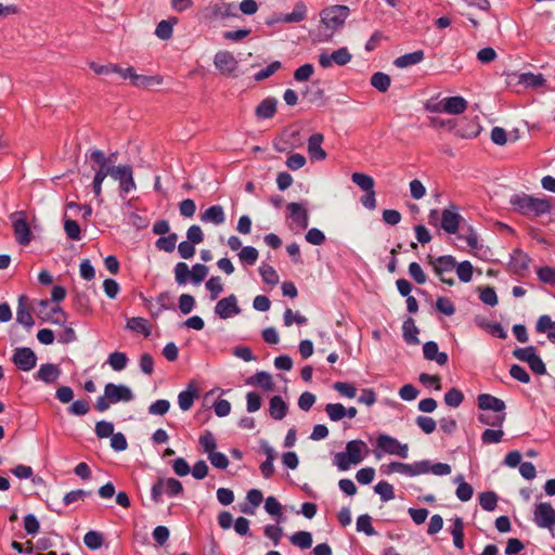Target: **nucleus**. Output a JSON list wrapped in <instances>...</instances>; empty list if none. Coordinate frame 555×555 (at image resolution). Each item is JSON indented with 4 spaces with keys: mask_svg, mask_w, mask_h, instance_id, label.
<instances>
[{
    "mask_svg": "<svg viewBox=\"0 0 555 555\" xmlns=\"http://www.w3.org/2000/svg\"><path fill=\"white\" fill-rule=\"evenodd\" d=\"M435 273L439 276L440 281L448 285L454 284V279L449 276L456 266V261L452 256H441L435 260H431Z\"/></svg>",
    "mask_w": 555,
    "mask_h": 555,
    "instance_id": "obj_8",
    "label": "nucleus"
},
{
    "mask_svg": "<svg viewBox=\"0 0 555 555\" xmlns=\"http://www.w3.org/2000/svg\"><path fill=\"white\" fill-rule=\"evenodd\" d=\"M504 436V431L499 429H486L481 434V441L483 444L499 443L502 441Z\"/></svg>",
    "mask_w": 555,
    "mask_h": 555,
    "instance_id": "obj_54",
    "label": "nucleus"
},
{
    "mask_svg": "<svg viewBox=\"0 0 555 555\" xmlns=\"http://www.w3.org/2000/svg\"><path fill=\"white\" fill-rule=\"evenodd\" d=\"M349 15V8L346 5H332L321 11V26L319 36L321 41L330 40L334 33L343 27Z\"/></svg>",
    "mask_w": 555,
    "mask_h": 555,
    "instance_id": "obj_2",
    "label": "nucleus"
},
{
    "mask_svg": "<svg viewBox=\"0 0 555 555\" xmlns=\"http://www.w3.org/2000/svg\"><path fill=\"white\" fill-rule=\"evenodd\" d=\"M264 509L268 514L278 517V521L282 520V505L274 496L267 498Z\"/></svg>",
    "mask_w": 555,
    "mask_h": 555,
    "instance_id": "obj_58",
    "label": "nucleus"
},
{
    "mask_svg": "<svg viewBox=\"0 0 555 555\" xmlns=\"http://www.w3.org/2000/svg\"><path fill=\"white\" fill-rule=\"evenodd\" d=\"M199 443H201L204 452L207 453V455L210 454V452L216 451V448H217L216 439H215L212 433H210V431H205L199 437Z\"/></svg>",
    "mask_w": 555,
    "mask_h": 555,
    "instance_id": "obj_62",
    "label": "nucleus"
},
{
    "mask_svg": "<svg viewBox=\"0 0 555 555\" xmlns=\"http://www.w3.org/2000/svg\"><path fill=\"white\" fill-rule=\"evenodd\" d=\"M352 59L351 53L346 47L339 48L336 51H333L332 53L322 52L319 55V64L323 68H328L333 66L334 64L338 66H344L348 64Z\"/></svg>",
    "mask_w": 555,
    "mask_h": 555,
    "instance_id": "obj_9",
    "label": "nucleus"
},
{
    "mask_svg": "<svg viewBox=\"0 0 555 555\" xmlns=\"http://www.w3.org/2000/svg\"><path fill=\"white\" fill-rule=\"evenodd\" d=\"M351 180L364 192H370L374 190V179L366 173L354 172L351 176Z\"/></svg>",
    "mask_w": 555,
    "mask_h": 555,
    "instance_id": "obj_42",
    "label": "nucleus"
},
{
    "mask_svg": "<svg viewBox=\"0 0 555 555\" xmlns=\"http://www.w3.org/2000/svg\"><path fill=\"white\" fill-rule=\"evenodd\" d=\"M145 308L150 310L153 317H158L164 310H169L172 308L170 302V294L168 292H164L159 294L156 298V310L153 309V300L144 298Z\"/></svg>",
    "mask_w": 555,
    "mask_h": 555,
    "instance_id": "obj_21",
    "label": "nucleus"
},
{
    "mask_svg": "<svg viewBox=\"0 0 555 555\" xmlns=\"http://www.w3.org/2000/svg\"><path fill=\"white\" fill-rule=\"evenodd\" d=\"M545 81L542 74L522 73L518 77V82L526 88H540L545 85Z\"/></svg>",
    "mask_w": 555,
    "mask_h": 555,
    "instance_id": "obj_31",
    "label": "nucleus"
},
{
    "mask_svg": "<svg viewBox=\"0 0 555 555\" xmlns=\"http://www.w3.org/2000/svg\"><path fill=\"white\" fill-rule=\"evenodd\" d=\"M492 411H482L478 414V421L482 425L501 428L505 422L506 414L491 413Z\"/></svg>",
    "mask_w": 555,
    "mask_h": 555,
    "instance_id": "obj_29",
    "label": "nucleus"
},
{
    "mask_svg": "<svg viewBox=\"0 0 555 555\" xmlns=\"http://www.w3.org/2000/svg\"><path fill=\"white\" fill-rule=\"evenodd\" d=\"M537 274L542 283L555 284V267H541L538 269Z\"/></svg>",
    "mask_w": 555,
    "mask_h": 555,
    "instance_id": "obj_64",
    "label": "nucleus"
},
{
    "mask_svg": "<svg viewBox=\"0 0 555 555\" xmlns=\"http://www.w3.org/2000/svg\"><path fill=\"white\" fill-rule=\"evenodd\" d=\"M455 268L456 274L462 282L467 283L472 280L474 268L469 261H463L455 266Z\"/></svg>",
    "mask_w": 555,
    "mask_h": 555,
    "instance_id": "obj_59",
    "label": "nucleus"
},
{
    "mask_svg": "<svg viewBox=\"0 0 555 555\" xmlns=\"http://www.w3.org/2000/svg\"><path fill=\"white\" fill-rule=\"evenodd\" d=\"M214 14L218 18H221V20L229 18V17H236L237 16L236 5L231 2H221L214 7Z\"/></svg>",
    "mask_w": 555,
    "mask_h": 555,
    "instance_id": "obj_37",
    "label": "nucleus"
},
{
    "mask_svg": "<svg viewBox=\"0 0 555 555\" xmlns=\"http://www.w3.org/2000/svg\"><path fill=\"white\" fill-rule=\"evenodd\" d=\"M390 77L382 72H377L371 77V85L379 92H386L390 87Z\"/></svg>",
    "mask_w": 555,
    "mask_h": 555,
    "instance_id": "obj_43",
    "label": "nucleus"
},
{
    "mask_svg": "<svg viewBox=\"0 0 555 555\" xmlns=\"http://www.w3.org/2000/svg\"><path fill=\"white\" fill-rule=\"evenodd\" d=\"M425 359L436 361L439 365H444L448 362V354L440 352L438 345L435 341H427L423 347Z\"/></svg>",
    "mask_w": 555,
    "mask_h": 555,
    "instance_id": "obj_23",
    "label": "nucleus"
},
{
    "mask_svg": "<svg viewBox=\"0 0 555 555\" xmlns=\"http://www.w3.org/2000/svg\"><path fill=\"white\" fill-rule=\"evenodd\" d=\"M462 216L456 211L454 206L447 208L441 215V228L450 234L456 233L459 230L460 221Z\"/></svg>",
    "mask_w": 555,
    "mask_h": 555,
    "instance_id": "obj_16",
    "label": "nucleus"
},
{
    "mask_svg": "<svg viewBox=\"0 0 555 555\" xmlns=\"http://www.w3.org/2000/svg\"><path fill=\"white\" fill-rule=\"evenodd\" d=\"M454 482L457 483V488L455 491L457 499L462 502L469 501L474 494V489L469 483H467L464 480L463 475H457L454 478Z\"/></svg>",
    "mask_w": 555,
    "mask_h": 555,
    "instance_id": "obj_33",
    "label": "nucleus"
},
{
    "mask_svg": "<svg viewBox=\"0 0 555 555\" xmlns=\"http://www.w3.org/2000/svg\"><path fill=\"white\" fill-rule=\"evenodd\" d=\"M464 400V395L461 390L456 388H451L446 395H444V402L447 405L452 408H457L462 404Z\"/></svg>",
    "mask_w": 555,
    "mask_h": 555,
    "instance_id": "obj_56",
    "label": "nucleus"
},
{
    "mask_svg": "<svg viewBox=\"0 0 555 555\" xmlns=\"http://www.w3.org/2000/svg\"><path fill=\"white\" fill-rule=\"evenodd\" d=\"M83 542L90 550H98L103 545V535L98 531H88L83 537Z\"/></svg>",
    "mask_w": 555,
    "mask_h": 555,
    "instance_id": "obj_51",
    "label": "nucleus"
},
{
    "mask_svg": "<svg viewBox=\"0 0 555 555\" xmlns=\"http://www.w3.org/2000/svg\"><path fill=\"white\" fill-rule=\"evenodd\" d=\"M479 504L485 511L492 512L496 507L498 496L491 491L481 492L479 494Z\"/></svg>",
    "mask_w": 555,
    "mask_h": 555,
    "instance_id": "obj_49",
    "label": "nucleus"
},
{
    "mask_svg": "<svg viewBox=\"0 0 555 555\" xmlns=\"http://www.w3.org/2000/svg\"><path fill=\"white\" fill-rule=\"evenodd\" d=\"M198 397V390L195 387L194 382L188 385L184 391H181L178 396V404L182 411H189L194 402V399Z\"/></svg>",
    "mask_w": 555,
    "mask_h": 555,
    "instance_id": "obj_22",
    "label": "nucleus"
},
{
    "mask_svg": "<svg viewBox=\"0 0 555 555\" xmlns=\"http://www.w3.org/2000/svg\"><path fill=\"white\" fill-rule=\"evenodd\" d=\"M382 470L385 474L399 473L402 475L413 477L412 464H405L400 462H391L388 465H383Z\"/></svg>",
    "mask_w": 555,
    "mask_h": 555,
    "instance_id": "obj_41",
    "label": "nucleus"
},
{
    "mask_svg": "<svg viewBox=\"0 0 555 555\" xmlns=\"http://www.w3.org/2000/svg\"><path fill=\"white\" fill-rule=\"evenodd\" d=\"M534 522L540 528L553 530L555 527V509L550 503H540L533 514Z\"/></svg>",
    "mask_w": 555,
    "mask_h": 555,
    "instance_id": "obj_10",
    "label": "nucleus"
},
{
    "mask_svg": "<svg viewBox=\"0 0 555 555\" xmlns=\"http://www.w3.org/2000/svg\"><path fill=\"white\" fill-rule=\"evenodd\" d=\"M263 533L275 546H278L283 537V528L274 525H268L264 527Z\"/></svg>",
    "mask_w": 555,
    "mask_h": 555,
    "instance_id": "obj_61",
    "label": "nucleus"
},
{
    "mask_svg": "<svg viewBox=\"0 0 555 555\" xmlns=\"http://www.w3.org/2000/svg\"><path fill=\"white\" fill-rule=\"evenodd\" d=\"M288 406L286 402L280 397L274 396L270 400L269 413L272 418L281 421L286 416Z\"/></svg>",
    "mask_w": 555,
    "mask_h": 555,
    "instance_id": "obj_28",
    "label": "nucleus"
},
{
    "mask_svg": "<svg viewBox=\"0 0 555 555\" xmlns=\"http://www.w3.org/2000/svg\"><path fill=\"white\" fill-rule=\"evenodd\" d=\"M276 112V100L264 99L256 108L259 118H271Z\"/></svg>",
    "mask_w": 555,
    "mask_h": 555,
    "instance_id": "obj_39",
    "label": "nucleus"
},
{
    "mask_svg": "<svg viewBox=\"0 0 555 555\" xmlns=\"http://www.w3.org/2000/svg\"><path fill=\"white\" fill-rule=\"evenodd\" d=\"M249 385H257L264 390L273 389V380L272 376L264 371L256 373L253 377H250L247 382Z\"/></svg>",
    "mask_w": 555,
    "mask_h": 555,
    "instance_id": "obj_40",
    "label": "nucleus"
},
{
    "mask_svg": "<svg viewBox=\"0 0 555 555\" xmlns=\"http://www.w3.org/2000/svg\"><path fill=\"white\" fill-rule=\"evenodd\" d=\"M374 490L384 502L390 501L395 498L393 487L387 481H379L374 487Z\"/></svg>",
    "mask_w": 555,
    "mask_h": 555,
    "instance_id": "obj_52",
    "label": "nucleus"
},
{
    "mask_svg": "<svg viewBox=\"0 0 555 555\" xmlns=\"http://www.w3.org/2000/svg\"><path fill=\"white\" fill-rule=\"evenodd\" d=\"M61 375V370L52 363L42 364L36 373V378L47 384L54 383Z\"/></svg>",
    "mask_w": 555,
    "mask_h": 555,
    "instance_id": "obj_25",
    "label": "nucleus"
},
{
    "mask_svg": "<svg viewBox=\"0 0 555 555\" xmlns=\"http://www.w3.org/2000/svg\"><path fill=\"white\" fill-rule=\"evenodd\" d=\"M513 356L519 361L528 363L531 371L535 374L543 375L546 373V367L542 359L537 354V349L533 346L525 348H517L513 351Z\"/></svg>",
    "mask_w": 555,
    "mask_h": 555,
    "instance_id": "obj_5",
    "label": "nucleus"
},
{
    "mask_svg": "<svg viewBox=\"0 0 555 555\" xmlns=\"http://www.w3.org/2000/svg\"><path fill=\"white\" fill-rule=\"evenodd\" d=\"M170 409V402L166 399H159L153 402L149 406V413L151 415H165Z\"/></svg>",
    "mask_w": 555,
    "mask_h": 555,
    "instance_id": "obj_63",
    "label": "nucleus"
},
{
    "mask_svg": "<svg viewBox=\"0 0 555 555\" xmlns=\"http://www.w3.org/2000/svg\"><path fill=\"white\" fill-rule=\"evenodd\" d=\"M216 68L222 75H232L238 67V63L234 55L229 51H219L214 57Z\"/></svg>",
    "mask_w": 555,
    "mask_h": 555,
    "instance_id": "obj_13",
    "label": "nucleus"
},
{
    "mask_svg": "<svg viewBox=\"0 0 555 555\" xmlns=\"http://www.w3.org/2000/svg\"><path fill=\"white\" fill-rule=\"evenodd\" d=\"M165 489V493L173 496L182 492V483L175 478L160 479Z\"/></svg>",
    "mask_w": 555,
    "mask_h": 555,
    "instance_id": "obj_57",
    "label": "nucleus"
},
{
    "mask_svg": "<svg viewBox=\"0 0 555 555\" xmlns=\"http://www.w3.org/2000/svg\"><path fill=\"white\" fill-rule=\"evenodd\" d=\"M104 393L112 403L129 402L133 399L131 389L125 385L108 383L105 385Z\"/></svg>",
    "mask_w": 555,
    "mask_h": 555,
    "instance_id": "obj_15",
    "label": "nucleus"
},
{
    "mask_svg": "<svg viewBox=\"0 0 555 555\" xmlns=\"http://www.w3.org/2000/svg\"><path fill=\"white\" fill-rule=\"evenodd\" d=\"M325 413L331 421L338 422L345 417V406L341 403H328Z\"/></svg>",
    "mask_w": 555,
    "mask_h": 555,
    "instance_id": "obj_50",
    "label": "nucleus"
},
{
    "mask_svg": "<svg viewBox=\"0 0 555 555\" xmlns=\"http://www.w3.org/2000/svg\"><path fill=\"white\" fill-rule=\"evenodd\" d=\"M177 241H178V235L176 233H170L167 236L159 237L156 241L155 246L159 250H163L166 253H171L176 248Z\"/></svg>",
    "mask_w": 555,
    "mask_h": 555,
    "instance_id": "obj_44",
    "label": "nucleus"
},
{
    "mask_svg": "<svg viewBox=\"0 0 555 555\" xmlns=\"http://www.w3.org/2000/svg\"><path fill=\"white\" fill-rule=\"evenodd\" d=\"M369 448L362 440L347 442L346 450L334 455V464L341 472L348 470L352 465L360 464L369 454Z\"/></svg>",
    "mask_w": 555,
    "mask_h": 555,
    "instance_id": "obj_3",
    "label": "nucleus"
},
{
    "mask_svg": "<svg viewBox=\"0 0 555 555\" xmlns=\"http://www.w3.org/2000/svg\"><path fill=\"white\" fill-rule=\"evenodd\" d=\"M127 328L143 334L145 337L151 335V326L149 325L147 320L141 317H133L127 321Z\"/></svg>",
    "mask_w": 555,
    "mask_h": 555,
    "instance_id": "obj_35",
    "label": "nucleus"
},
{
    "mask_svg": "<svg viewBox=\"0 0 555 555\" xmlns=\"http://www.w3.org/2000/svg\"><path fill=\"white\" fill-rule=\"evenodd\" d=\"M12 361L21 371L29 372L36 366L37 357L30 348L21 347L14 350Z\"/></svg>",
    "mask_w": 555,
    "mask_h": 555,
    "instance_id": "obj_12",
    "label": "nucleus"
},
{
    "mask_svg": "<svg viewBox=\"0 0 555 555\" xmlns=\"http://www.w3.org/2000/svg\"><path fill=\"white\" fill-rule=\"evenodd\" d=\"M307 7L304 2H297L291 13L282 14L275 18L276 22L298 23L306 18Z\"/></svg>",
    "mask_w": 555,
    "mask_h": 555,
    "instance_id": "obj_26",
    "label": "nucleus"
},
{
    "mask_svg": "<svg viewBox=\"0 0 555 555\" xmlns=\"http://www.w3.org/2000/svg\"><path fill=\"white\" fill-rule=\"evenodd\" d=\"M237 256L243 264L254 266L258 259L259 253L253 246H245L241 248Z\"/></svg>",
    "mask_w": 555,
    "mask_h": 555,
    "instance_id": "obj_45",
    "label": "nucleus"
},
{
    "mask_svg": "<svg viewBox=\"0 0 555 555\" xmlns=\"http://www.w3.org/2000/svg\"><path fill=\"white\" fill-rule=\"evenodd\" d=\"M291 542L300 547V548H309L312 545V535L308 531H298L291 535Z\"/></svg>",
    "mask_w": 555,
    "mask_h": 555,
    "instance_id": "obj_48",
    "label": "nucleus"
},
{
    "mask_svg": "<svg viewBox=\"0 0 555 555\" xmlns=\"http://www.w3.org/2000/svg\"><path fill=\"white\" fill-rule=\"evenodd\" d=\"M15 240L18 244L26 246L33 240V233L25 211H15L10 215Z\"/></svg>",
    "mask_w": 555,
    "mask_h": 555,
    "instance_id": "obj_4",
    "label": "nucleus"
},
{
    "mask_svg": "<svg viewBox=\"0 0 555 555\" xmlns=\"http://www.w3.org/2000/svg\"><path fill=\"white\" fill-rule=\"evenodd\" d=\"M240 312L241 308L238 307L237 298L233 294L220 299L215 307V313L221 319L232 318Z\"/></svg>",
    "mask_w": 555,
    "mask_h": 555,
    "instance_id": "obj_14",
    "label": "nucleus"
},
{
    "mask_svg": "<svg viewBox=\"0 0 555 555\" xmlns=\"http://www.w3.org/2000/svg\"><path fill=\"white\" fill-rule=\"evenodd\" d=\"M446 113L459 115L467 108V101L462 96H449L443 99Z\"/></svg>",
    "mask_w": 555,
    "mask_h": 555,
    "instance_id": "obj_30",
    "label": "nucleus"
},
{
    "mask_svg": "<svg viewBox=\"0 0 555 555\" xmlns=\"http://www.w3.org/2000/svg\"><path fill=\"white\" fill-rule=\"evenodd\" d=\"M288 218L291 219V229L299 232L308 228L309 215L308 208L304 203H289L287 205Z\"/></svg>",
    "mask_w": 555,
    "mask_h": 555,
    "instance_id": "obj_7",
    "label": "nucleus"
},
{
    "mask_svg": "<svg viewBox=\"0 0 555 555\" xmlns=\"http://www.w3.org/2000/svg\"><path fill=\"white\" fill-rule=\"evenodd\" d=\"M108 364L114 371H122L128 363V357L124 352L115 351L108 356Z\"/></svg>",
    "mask_w": 555,
    "mask_h": 555,
    "instance_id": "obj_46",
    "label": "nucleus"
},
{
    "mask_svg": "<svg viewBox=\"0 0 555 555\" xmlns=\"http://www.w3.org/2000/svg\"><path fill=\"white\" fill-rule=\"evenodd\" d=\"M163 78L160 76H146L134 73L131 83L137 88L149 89L153 86L162 85Z\"/></svg>",
    "mask_w": 555,
    "mask_h": 555,
    "instance_id": "obj_32",
    "label": "nucleus"
},
{
    "mask_svg": "<svg viewBox=\"0 0 555 555\" xmlns=\"http://www.w3.org/2000/svg\"><path fill=\"white\" fill-rule=\"evenodd\" d=\"M478 408L482 411H492L498 414L504 413L505 402L489 393H481L477 398Z\"/></svg>",
    "mask_w": 555,
    "mask_h": 555,
    "instance_id": "obj_17",
    "label": "nucleus"
},
{
    "mask_svg": "<svg viewBox=\"0 0 555 555\" xmlns=\"http://www.w3.org/2000/svg\"><path fill=\"white\" fill-rule=\"evenodd\" d=\"M175 278L179 285H184L191 279V270L185 262H178L175 267Z\"/></svg>",
    "mask_w": 555,
    "mask_h": 555,
    "instance_id": "obj_53",
    "label": "nucleus"
},
{
    "mask_svg": "<svg viewBox=\"0 0 555 555\" xmlns=\"http://www.w3.org/2000/svg\"><path fill=\"white\" fill-rule=\"evenodd\" d=\"M16 321L28 328L34 325V319L27 307V298L25 296H21L18 299Z\"/></svg>",
    "mask_w": 555,
    "mask_h": 555,
    "instance_id": "obj_27",
    "label": "nucleus"
},
{
    "mask_svg": "<svg viewBox=\"0 0 555 555\" xmlns=\"http://www.w3.org/2000/svg\"><path fill=\"white\" fill-rule=\"evenodd\" d=\"M451 534L455 547L462 550L464 547V524L462 518L456 517L453 520Z\"/></svg>",
    "mask_w": 555,
    "mask_h": 555,
    "instance_id": "obj_38",
    "label": "nucleus"
},
{
    "mask_svg": "<svg viewBox=\"0 0 555 555\" xmlns=\"http://www.w3.org/2000/svg\"><path fill=\"white\" fill-rule=\"evenodd\" d=\"M112 178L118 182L121 194H128L137 189L132 167L130 165L113 166Z\"/></svg>",
    "mask_w": 555,
    "mask_h": 555,
    "instance_id": "obj_6",
    "label": "nucleus"
},
{
    "mask_svg": "<svg viewBox=\"0 0 555 555\" xmlns=\"http://www.w3.org/2000/svg\"><path fill=\"white\" fill-rule=\"evenodd\" d=\"M92 169L95 171L94 178L92 181V189H93L94 195L98 198H100L101 194H102V184H103L104 180L108 176L109 177L113 176V166L100 167V168H95L94 166H92Z\"/></svg>",
    "mask_w": 555,
    "mask_h": 555,
    "instance_id": "obj_24",
    "label": "nucleus"
},
{
    "mask_svg": "<svg viewBox=\"0 0 555 555\" xmlns=\"http://www.w3.org/2000/svg\"><path fill=\"white\" fill-rule=\"evenodd\" d=\"M377 447L388 454L398 455L402 459H406L409 454L408 444H403L388 435H380L377 438Z\"/></svg>",
    "mask_w": 555,
    "mask_h": 555,
    "instance_id": "obj_11",
    "label": "nucleus"
},
{
    "mask_svg": "<svg viewBox=\"0 0 555 555\" xmlns=\"http://www.w3.org/2000/svg\"><path fill=\"white\" fill-rule=\"evenodd\" d=\"M509 203L516 211L530 218L541 217L552 209L547 197H534L525 193L513 195Z\"/></svg>",
    "mask_w": 555,
    "mask_h": 555,
    "instance_id": "obj_1",
    "label": "nucleus"
},
{
    "mask_svg": "<svg viewBox=\"0 0 555 555\" xmlns=\"http://www.w3.org/2000/svg\"><path fill=\"white\" fill-rule=\"evenodd\" d=\"M424 59V52L418 50L397 57L393 64L399 68L418 64Z\"/></svg>",
    "mask_w": 555,
    "mask_h": 555,
    "instance_id": "obj_34",
    "label": "nucleus"
},
{
    "mask_svg": "<svg viewBox=\"0 0 555 555\" xmlns=\"http://www.w3.org/2000/svg\"><path fill=\"white\" fill-rule=\"evenodd\" d=\"M259 273H260L263 282L269 285L274 286L280 281V278H279L276 271L270 264H266V263L261 264L259 267Z\"/></svg>",
    "mask_w": 555,
    "mask_h": 555,
    "instance_id": "obj_47",
    "label": "nucleus"
},
{
    "mask_svg": "<svg viewBox=\"0 0 555 555\" xmlns=\"http://www.w3.org/2000/svg\"><path fill=\"white\" fill-rule=\"evenodd\" d=\"M403 337L408 344L416 345L420 343L417 338L418 328L416 327L414 320L409 318L402 325Z\"/></svg>",
    "mask_w": 555,
    "mask_h": 555,
    "instance_id": "obj_36",
    "label": "nucleus"
},
{
    "mask_svg": "<svg viewBox=\"0 0 555 555\" xmlns=\"http://www.w3.org/2000/svg\"><path fill=\"white\" fill-rule=\"evenodd\" d=\"M323 134L314 133L308 139V153L312 160H323L326 158V153L322 149Z\"/></svg>",
    "mask_w": 555,
    "mask_h": 555,
    "instance_id": "obj_18",
    "label": "nucleus"
},
{
    "mask_svg": "<svg viewBox=\"0 0 555 555\" xmlns=\"http://www.w3.org/2000/svg\"><path fill=\"white\" fill-rule=\"evenodd\" d=\"M313 73L314 67L312 64H304L294 72V79L299 82L308 81Z\"/></svg>",
    "mask_w": 555,
    "mask_h": 555,
    "instance_id": "obj_60",
    "label": "nucleus"
},
{
    "mask_svg": "<svg viewBox=\"0 0 555 555\" xmlns=\"http://www.w3.org/2000/svg\"><path fill=\"white\" fill-rule=\"evenodd\" d=\"M480 129L481 127L476 120L462 119L455 127V134L464 139H470L477 137Z\"/></svg>",
    "mask_w": 555,
    "mask_h": 555,
    "instance_id": "obj_19",
    "label": "nucleus"
},
{
    "mask_svg": "<svg viewBox=\"0 0 555 555\" xmlns=\"http://www.w3.org/2000/svg\"><path fill=\"white\" fill-rule=\"evenodd\" d=\"M357 530L362 531L367 535H375L376 531L372 526V518L370 515L364 514L357 519Z\"/></svg>",
    "mask_w": 555,
    "mask_h": 555,
    "instance_id": "obj_55",
    "label": "nucleus"
},
{
    "mask_svg": "<svg viewBox=\"0 0 555 555\" xmlns=\"http://www.w3.org/2000/svg\"><path fill=\"white\" fill-rule=\"evenodd\" d=\"M201 221L204 223H212L215 225L224 223L225 212L223 207L220 205L210 206L201 215Z\"/></svg>",
    "mask_w": 555,
    "mask_h": 555,
    "instance_id": "obj_20",
    "label": "nucleus"
}]
</instances>
